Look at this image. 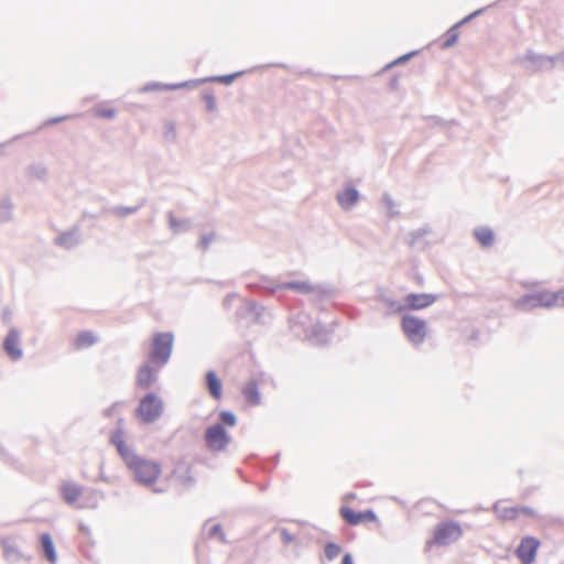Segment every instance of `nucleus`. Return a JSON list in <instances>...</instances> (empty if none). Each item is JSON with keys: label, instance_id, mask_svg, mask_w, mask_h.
Wrapping results in <instances>:
<instances>
[{"label": "nucleus", "instance_id": "1", "mask_svg": "<svg viewBox=\"0 0 564 564\" xmlns=\"http://www.w3.org/2000/svg\"><path fill=\"white\" fill-rule=\"evenodd\" d=\"M123 437V419L119 417L116 429L110 433L109 443L116 447L138 484L144 486L154 484L161 473L160 464L135 454L133 448L127 445Z\"/></svg>", "mask_w": 564, "mask_h": 564}, {"label": "nucleus", "instance_id": "2", "mask_svg": "<svg viewBox=\"0 0 564 564\" xmlns=\"http://www.w3.org/2000/svg\"><path fill=\"white\" fill-rule=\"evenodd\" d=\"M554 306H564V289L556 292L541 290L527 293L513 302V307L522 312H530L538 307L552 308Z\"/></svg>", "mask_w": 564, "mask_h": 564}, {"label": "nucleus", "instance_id": "3", "mask_svg": "<svg viewBox=\"0 0 564 564\" xmlns=\"http://www.w3.org/2000/svg\"><path fill=\"white\" fill-rule=\"evenodd\" d=\"M401 329L406 339L414 346H421L427 336V325L423 318L412 314H404L401 317Z\"/></svg>", "mask_w": 564, "mask_h": 564}, {"label": "nucleus", "instance_id": "4", "mask_svg": "<svg viewBox=\"0 0 564 564\" xmlns=\"http://www.w3.org/2000/svg\"><path fill=\"white\" fill-rule=\"evenodd\" d=\"M174 336L172 333H156L152 339V347L149 358L152 362L164 366L172 354Z\"/></svg>", "mask_w": 564, "mask_h": 564}, {"label": "nucleus", "instance_id": "5", "mask_svg": "<svg viewBox=\"0 0 564 564\" xmlns=\"http://www.w3.org/2000/svg\"><path fill=\"white\" fill-rule=\"evenodd\" d=\"M135 412L143 422L153 423L163 413V401L158 394L149 392L140 399Z\"/></svg>", "mask_w": 564, "mask_h": 564}, {"label": "nucleus", "instance_id": "6", "mask_svg": "<svg viewBox=\"0 0 564 564\" xmlns=\"http://www.w3.org/2000/svg\"><path fill=\"white\" fill-rule=\"evenodd\" d=\"M206 447L213 453L224 452L229 445L231 437L223 424H212L204 433Z\"/></svg>", "mask_w": 564, "mask_h": 564}, {"label": "nucleus", "instance_id": "7", "mask_svg": "<svg viewBox=\"0 0 564 564\" xmlns=\"http://www.w3.org/2000/svg\"><path fill=\"white\" fill-rule=\"evenodd\" d=\"M564 59V54L558 55H543L538 54L532 50H528L525 55L519 57L521 64H530L527 68L532 72L551 70L555 67L557 61Z\"/></svg>", "mask_w": 564, "mask_h": 564}, {"label": "nucleus", "instance_id": "8", "mask_svg": "<svg viewBox=\"0 0 564 564\" xmlns=\"http://www.w3.org/2000/svg\"><path fill=\"white\" fill-rule=\"evenodd\" d=\"M462 535V528L456 521L441 522L434 529V541L438 545H448Z\"/></svg>", "mask_w": 564, "mask_h": 564}, {"label": "nucleus", "instance_id": "9", "mask_svg": "<svg viewBox=\"0 0 564 564\" xmlns=\"http://www.w3.org/2000/svg\"><path fill=\"white\" fill-rule=\"evenodd\" d=\"M437 300L436 294L432 293H409L404 296L403 311H420L432 306Z\"/></svg>", "mask_w": 564, "mask_h": 564}, {"label": "nucleus", "instance_id": "10", "mask_svg": "<svg viewBox=\"0 0 564 564\" xmlns=\"http://www.w3.org/2000/svg\"><path fill=\"white\" fill-rule=\"evenodd\" d=\"M540 541L534 536H524L516 549V555L522 564H532L535 561Z\"/></svg>", "mask_w": 564, "mask_h": 564}, {"label": "nucleus", "instance_id": "11", "mask_svg": "<svg viewBox=\"0 0 564 564\" xmlns=\"http://www.w3.org/2000/svg\"><path fill=\"white\" fill-rule=\"evenodd\" d=\"M2 348L12 361L20 360L23 356V350L20 347V332L12 327L6 335Z\"/></svg>", "mask_w": 564, "mask_h": 564}, {"label": "nucleus", "instance_id": "12", "mask_svg": "<svg viewBox=\"0 0 564 564\" xmlns=\"http://www.w3.org/2000/svg\"><path fill=\"white\" fill-rule=\"evenodd\" d=\"M340 517L350 525H358L364 521H377V514L372 509L355 511L350 507L343 506L339 510Z\"/></svg>", "mask_w": 564, "mask_h": 564}, {"label": "nucleus", "instance_id": "13", "mask_svg": "<svg viewBox=\"0 0 564 564\" xmlns=\"http://www.w3.org/2000/svg\"><path fill=\"white\" fill-rule=\"evenodd\" d=\"M247 289L251 292L278 294L281 292L282 282L267 275H261L256 282H248Z\"/></svg>", "mask_w": 564, "mask_h": 564}, {"label": "nucleus", "instance_id": "14", "mask_svg": "<svg viewBox=\"0 0 564 564\" xmlns=\"http://www.w3.org/2000/svg\"><path fill=\"white\" fill-rule=\"evenodd\" d=\"M1 545L3 557L9 564H15L22 560L29 562L32 558L31 556H26L22 552V550L19 547V545L13 539H3L1 541Z\"/></svg>", "mask_w": 564, "mask_h": 564}, {"label": "nucleus", "instance_id": "15", "mask_svg": "<svg viewBox=\"0 0 564 564\" xmlns=\"http://www.w3.org/2000/svg\"><path fill=\"white\" fill-rule=\"evenodd\" d=\"M82 242L79 226L75 225L69 230L63 231L54 239V243L63 249L70 250Z\"/></svg>", "mask_w": 564, "mask_h": 564}, {"label": "nucleus", "instance_id": "16", "mask_svg": "<svg viewBox=\"0 0 564 564\" xmlns=\"http://www.w3.org/2000/svg\"><path fill=\"white\" fill-rule=\"evenodd\" d=\"M156 371L148 364L141 365L137 372L135 384L138 388L148 390L156 382Z\"/></svg>", "mask_w": 564, "mask_h": 564}, {"label": "nucleus", "instance_id": "17", "mask_svg": "<svg viewBox=\"0 0 564 564\" xmlns=\"http://www.w3.org/2000/svg\"><path fill=\"white\" fill-rule=\"evenodd\" d=\"M359 191L351 184H346L344 189L336 195L337 203L345 209H351L359 200Z\"/></svg>", "mask_w": 564, "mask_h": 564}, {"label": "nucleus", "instance_id": "18", "mask_svg": "<svg viewBox=\"0 0 564 564\" xmlns=\"http://www.w3.org/2000/svg\"><path fill=\"white\" fill-rule=\"evenodd\" d=\"M193 84H194L193 80L182 82V83H176V84H163V83H159V82H151V83L143 85L140 88V93L145 94V93L160 91V90H177V89H182L185 87H192Z\"/></svg>", "mask_w": 564, "mask_h": 564}, {"label": "nucleus", "instance_id": "19", "mask_svg": "<svg viewBox=\"0 0 564 564\" xmlns=\"http://www.w3.org/2000/svg\"><path fill=\"white\" fill-rule=\"evenodd\" d=\"M83 491V487L74 481H64L61 486V495L64 501L72 505L78 500Z\"/></svg>", "mask_w": 564, "mask_h": 564}, {"label": "nucleus", "instance_id": "20", "mask_svg": "<svg viewBox=\"0 0 564 564\" xmlns=\"http://www.w3.org/2000/svg\"><path fill=\"white\" fill-rule=\"evenodd\" d=\"M242 395L249 405L257 406L261 403V393L258 383L254 380H249L242 387Z\"/></svg>", "mask_w": 564, "mask_h": 564}, {"label": "nucleus", "instance_id": "21", "mask_svg": "<svg viewBox=\"0 0 564 564\" xmlns=\"http://www.w3.org/2000/svg\"><path fill=\"white\" fill-rule=\"evenodd\" d=\"M40 543L43 556L46 558V561H48L51 564L56 563L57 553L51 534L47 532L42 533L40 535Z\"/></svg>", "mask_w": 564, "mask_h": 564}, {"label": "nucleus", "instance_id": "22", "mask_svg": "<svg viewBox=\"0 0 564 564\" xmlns=\"http://www.w3.org/2000/svg\"><path fill=\"white\" fill-rule=\"evenodd\" d=\"M205 383L209 394L219 400L223 395V384L214 370H208L205 375Z\"/></svg>", "mask_w": 564, "mask_h": 564}, {"label": "nucleus", "instance_id": "23", "mask_svg": "<svg viewBox=\"0 0 564 564\" xmlns=\"http://www.w3.org/2000/svg\"><path fill=\"white\" fill-rule=\"evenodd\" d=\"M474 236L485 248L491 247L495 242V234L488 226H481L474 229Z\"/></svg>", "mask_w": 564, "mask_h": 564}, {"label": "nucleus", "instance_id": "24", "mask_svg": "<svg viewBox=\"0 0 564 564\" xmlns=\"http://www.w3.org/2000/svg\"><path fill=\"white\" fill-rule=\"evenodd\" d=\"M291 290L295 293L307 295L313 290V284L308 281H286L282 282L281 291Z\"/></svg>", "mask_w": 564, "mask_h": 564}, {"label": "nucleus", "instance_id": "25", "mask_svg": "<svg viewBox=\"0 0 564 564\" xmlns=\"http://www.w3.org/2000/svg\"><path fill=\"white\" fill-rule=\"evenodd\" d=\"M335 290L329 284H313V290L310 293L315 302H322L332 299Z\"/></svg>", "mask_w": 564, "mask_h": 564}, {"label": "nucleus", "instance_id": "26", "mask_svg": "<svg viewBox=\"0 0 564 564\" xmlns=\"http://www.w3.org/2000/svg\"><path fill=\"white\" fill-rule=\"evenodd\" d=\"M245 73H246L245 70H239V72L227 74V75H217V76H210V77H206V78L198 79V80H193L194 84L192 85V87L196 86L199 83H206V82H215V83H221L224 85H231L236 78L240 77Z\"/></svg>", "mask_w": 564, "mask_h": 564}, {"label": "nucleus", "instance_id": "27", "mask_svg": "<svg viewBox=\"0 0 564 564\" xmlns=\"http://www.w3.org/2000/svg\"><path fill=\"white\" fill-rule=\"evenodd\" d=\"M25 173L30 178L45 182L47 180V167L43 163H32L26 166Z\"/></svg>", "mask_w": 564, "mask_h": 564}, {"label": "nucleus", "instance_id": "28", "mask_svg": "<svg viewBox=\"0 0 564 564\" xmlns=\"http://www.w3.org/2000/svg\"><path fill=\"white\" fill-rule=\"evenodd\" d=\"M431 232H432L431 227L429 225H425L416 230L410 231L405 236V241L410 247H414L420 242V240L424 236L430 235Z\"/></svg>", "mask_w": 564, "mask_h": 564}, {"label": "nucleus", "instance_id": "29", "mask_svg": "<svg viewBox=\"0 0 564 564\" xmlns=\"http://www.w3.org/2000/svg\"><path fill=\"white\" fill-rule=\"evenodd\" d=\"M13 202L10 197L0 198V223H8L13 216Z\"/></svg>", "mask_w": 564, "mask_h": 564}, {"label": "nucleus", "instance_id": "30", "mask_svg": "<svg viewBox=\"0 0 564 564\" xmlns=\"http://www.w3.org/2000/svg\"><path fill=\"white\" fill-rule=\"evenodd\" d=\"M141 208V205L132 206V207H126V206H113L111 208L104 207L101 209V214L110 213L117 217H126L132 214H135Z\"/></svg>", "mask_w": 564, "mask_h": 564}, {"label": "nucleus", "instance_id": "31", "mask_svg": "<svg viewBox=\"0 0 564 564\" xmlns=\"http://www.w3.org/2000/svg\"><path fill=\"white\" fill-rule=\"evenodd\" d=\"M96 343V337L91 332H82L77 335L75 345L78 349L90 347Z\"/></svg>", "mask_w": 564, "mask_h": 564}, {"label": "nucleus", "instance_id": "32", "mask_svg": "<svg viewBox=\"0 0 564 564\" xmlns=\"http://www.w3.org/2000/svg\"><path fill=\"white\" fill-rule=\"evenodd\" d=\"M219 422H216L215 424H223V426L226 429V426H235L237 424V415L228 410H223L218 414Z\"/></svg>", "mask_w": 564, "mask_h": 564}, {"label": "nucleus", "instance_id": "33", "mask_svg": "<svg viewBox=\"0 0 564 564\" xmlns=\"http://www.w3.org/2000/svg\"><path fill=\"white\" fill-rule=\"evenodd\" d=\"M379 301L387 305L394 313L403 312L402 303L398 302L386 293H381L379 295Z\"/></svg>", "mask_w": 564, "mask_h": 564}, {"label": "nucleus", "instance_id": "34", "mask_svg": "<svg viewBox=\"0 0 564 564\" xmlns=\"http://www.w3.org/2000/svg\"><path fill=\"white\" fill-rule=\"evenodd\" d=\"M457 30L458 28L455 24L448 29L446 40L441 45L442 48L452 47L457 42L459 35Z\"/></svg>", "mask_w": 564, "mask_h": 564}, {"label": "nucleus", "instance_id": "35", "mask_svg": "<svg viewBox=\"0 0 564 564\" xmlns=\"http://www.w3.org/2000/svg\"><path fill=\"white\" fill-rule=\"evenodd\" d=\"M167 216H169L170 228L172 230H174L175 232L180 231L181 229L182 230H187L188 229V223L189 221L187 219L180 220V219L175 218L171 212L169 213Z\"/></svg>", "mask_w": 564, "mask_h": 564}, {"label": "nucleus", "instance_id": "36", "mask_svg": "<svg viewBox=\"0 0 564 564\" xmlns=\"http://www.w3.org/2000/svg\"><path fill=\"white\" fill-rule=\"evenodd\" d=\"M324 553L327 560L333 561L341 553V546L334 542H327L324 546Z\"/></svg>", "mask_w": 564, "mask_h": 564}, {"label": "nucleus", "instance_id": "37", "mask_svg": "<svg viewBox=\"0 0 564 564\" xmlns=\"http://www.w3.org/2000/svg\"><path fill=\"white\" fill-rule=\"evenodd\" d=\"M204 102H205V106H206V109L207 111L209 112H214L217 108V104H216V99L214 97V94L212 91H205L202 96Z\"/></svg>", "mask_w": 564, "mask_h": 564}, {"label": "nucleus", "instance_id": "38", "mask_svg": "<svg viewBox=\"0 0 564 564\" xmlns=\"http://www.w3.org/2000/svg\"><path fill=\"white\" fill-rule=\"evenodd\" d=\"M176 128L174 122L169 121L165 123V130H164V139L169 142H174L176 140Z\"/></svg>", "mask_w": 564, "mask_h": 564}, {"label": "nucleus", "instance_id": "39", "mask_svg": "<svg viewBox=\"0 0 564 564\" xmlns=\"http://www.w3.org/2000/svg\"><path fill=\"white\" fill-rule=\"evenodd\" d=\"M116 110L113 108H104L97 107L95 108V115L100 118L112 119L116 117Z\"/></svg>", "mask_w": 564, "mask_h": 564}, {"label": "nucleus", "instance_id": "40", "mask_svg": "<svg viewBox=\"0 0 564 564\" xmlns=\"http://www.w3.org/2000/svg\"><path fill=\"white\" fill-rule=\"evenodd\" d=\"M417 54V51H412L410 53L403 54L402 56L395 58L393 62L387 65V68H391L397 65H401L410 61L414 55Z\"/></svg>", "mask_w": 564, "mask_h": 564}, {"label": "nucleus", "instance_id": "41", "mask_svg": "<svg viewBox=\"0 0 564 564\" xmlns=\"http://www.w3.org/2000/svg\"><path fill=\"white\" fill-rule=\"evenodd\" d=\"M208 538H216L218 536L221 542H226L225 534L223 532V528L220 524H214L210 527L207 533Z\"/></svg>", "mask_w": 564, "mask_h": 564}, {"label": "nucleus", "instance_id": "42", "mask_svg": "<svg viewBox=\"0 0 564 564\" xmlns=\"http://www.w3.org/2000/svg\"><path fill=\"white\" fill-rule=\"evenodd\" d=\"M178 480L184 486H192L194 484V478L191 475V468L186 467L184 473L177 475Z\"/></svg>", "mask_w": 564, "mask_h": 564}, {"label": "nucleus", "instance_id": "43", "mask_svg": "<svg viewBox=\"0 0 564 564\" xmlns=\"http://www.w3.org/2000/svg\"><path fill=\"white\" fill-rule=\"evenodd\" d=\"M247 310L248 312L254 314L257 317H259L263 311H264V307L260 304H258L256 301H248L247 302Z\"/></svg>", "mask_w": 564, "mask_h": 564}, {"label": "nucleus", "instance_id": "44", "mask_svg": "<svg viewBox=\"0 0 564 564\" xmlns=\"http://www.w3.org/2000/svg\"><path fill=\"white\" fill-rule=\"evenodd\" d=\"M68 118H70V116H58V117H51L48 119H46L42 126H40L35 132L40 131L43 127H47V126H52V124H56V123H59V122H63L65 120H67Z\"/></svg>", "mask_w": 564, "mask_h": 564}, {"label": "nucleus", "instance_id": "45", "mask_svg": "<svg viewBox=\"0 0 564 564\" xmlns=\"http://www.w3.org/2000/svg\"><path fill=\"white\" fill-rule=\"evenodd\" d=\"M484 11H485V8H480L478 10L471 12L470 14H468L464 19H462L459 22L455 23L456 28L459 29L460 26L469 23L473 19L480 15Z\"/></svg>", "mask_w": 564, "mask_h": 564}, {"label": "nucleus", "instance_id": "46", "mask_svg": "<svg viewBox=\"0 0 564 564\" xmlns=\"http://www.w3.org/2000/svg\"><path fill=\"white\" fill-rule=\"evenodd\" d=\"M283 544L288 545L295 541V535L285 528L278 529Z\"/></svg>", "mask_w": 564, "mask_h": 564}, {"label": "nucleus", "instance_id": "47", "mask_svg": "<svg viewBox=\"0 0 564 564\" xmlns=\"http://www.w3.org/2000/svg\"><path fill=\"white\" fill-rule=\"evenodd\" d=\"M213 239H214L213 232L202 235L200 240L198 242V247L204 251L207 250L209 248V245L212 243Z\"/></svg>", "mask_w": 564, "mask_h": 564}, {"label": "nucleus", "instance_id": "48", "mask_svg": "<svg viewBox=\"0 0 564 564\" xmlns=\"http://www.w3.org/2000/svg\"><path fill=\"white\" fill-rule=\"evenodd\" d=\"M383 202L386 203L390 217H393L398 214V210H394V203L393 199L390 197V195L384 194L383 195Z\"/></svg>", "mask_w": 564, "mask_h": 564}, {"label": "nucleus", "instance_id": "49", "mask_svg": "<svg viewBox=\"0 0 564 564\" xmlns=\"http://www.w3.org/2000/svg\"><path fill=\"white\" fill-rule=\"evenodd\" d=\"M323 328L321 324L312 325L310 332H306V337L314 338L318 336L319 329Z\"/></svg>", "mask_w": 564, "mask_h": 564}, {"label": "nucleus", "instance_id": "50", "mask_svg": "<svg viewBox=\"0 0 564 564\" xmlns=\"http://www.w3.org/2000/svg\"><path fill=\"white\" fill-rule=\"evenodd\" d=\"M117 405H119V402H115L112 405H110L109 408L105 409L102 414L104 416L106 417H111L115 413V410L117 408Z\"/></svg>", "mask_w": 564, "mask_h": 564}, {"label": "nucleus", "instance_id": "51", "mask_svg": "<svg viewBox=\"0 0 564 564\" xmlns=\"http://www.w3.org/2000/svg\"><path fill=\"white\" fill-rule=\"evenodd\" d=\"M341 564H354L352 555L350 553L344 554Z\"/></svg>", "mask_w": 564, "mask_h": 564}, {"label": "nucleus", "instance_id": "52", "mask_svg": "<svg viewBox=\"0 0 564 564\" xmlns=\"http://www.w3.org/2000/svg\"><path fill=\"white\" fill-rule=\"evenodd\" d=\"M234 297H235V294H228V295H226V297H225V299H224V301H223V305H224L225 307H229V306H230V304H231V300H232Z\"/></svg>", "mask_w": 564, "mask_h": 564}, {"label": "nucleus", "instance_id": "53", "mask_svg": "<svg viewBox=\"0 0 564 564\" xmlns=\"http://www.w3.org/2000/svg\"><path fill=\"white\" fill-rule=\"evenodd\" d=\"M78 529H79V531H80L82 533H84V534H86V535L90 534V529H89V527H88L87 524H85V523H79Z\"/></svg>", "mask_w": 564, "mask_h": 564}, {"label": "nucleus", "instance_id": "54", "mask_svg": "<svg viewBox=\"0 0 564 564\" xmlns=\"http://www.w3.org/2000/svg\"><path fill=\"white\" fill-rule=\"evenodd\" d=\"M98 217H99V215H97V214H90V213H88V212H86V210H85V212H83V214H82V218H83V219H85V218H98Z\"/></svg>", "mask_w": 564, "mask_h": 564}, {"label": "nucleus", "instance_id": "55", "mask_svg": "<svg viewBox=\"0 0 564 564\" xmlns=\"http://www.w3.org/2000/svg\"><path fill=\"white\" fill-rule=\"evenodd\" d=\"M427 120L431 121V124L433 126L442 123V120L437 117H429Z\"/></svg>", "mask_w": 564, "mask_h": 564}, {"label": "nucleus", "instance_id": "56", "mask_svg": "<svg viewBox=\"0 0 564 564\" xmlns=\"http://www.w3.org/2000/svg\"><path fill=\"white\" fill-rule=\"evenodd\" d=\"M29 134H31V132L24 133V135H29ZM22 137H23V134L14 135L9 142L17 141V140L21 139Z\"/></svg>", "mask_w": 564, "mask_h": 564}, {"label": "nucleus", "instance_id": "57", "mask_svg": "<svg viewBox=\"0 0 564 564\" xmlns=\"http://www.w3.org/2000/svg\"><path fill=\"white\" fill-rule=\"evenodd\" d=\"M415 280H416V282H417V284H419V285H422V284H423V282H424V279H423V276H421V275H416V276H415Z\"/></svg>", "mask_w": 564, "mask_h": 564}, {"label": "nucleus", "instance_id": "58", "mask_svg": "<svg viewBox=\"0 0 564 564\" xmlns=\"http://www.w3.org/2000/svg\"><path fill=\"white\" fill-rule=\"evenodd\" d=\"M297 318L300 319V322H301L302 324H304V319H307V318H308V316H306V315H304V314H300V315L297 316Z\"/></svg>", "mask_w": 564, "mask_h": 564}, {"label": "nucleus", "instance_id": "59", "mask_svg": "<svg viewBox=\"0 0 564 564\" xmlns=\"http://www.w3.org/2000/svg\"><path fill=\"white\" fill-rule=\"evenodd\" d=\"M523 511L528 514H531L533 512V510L529 507L523 508Z\"/></svg>", "mask_w": 564, "mask_h": 564}, {"label": "nucleus", "instance_id": "60", "mask_svg": "<svg viewBox=\"0 0 564 564\" xmlns=\"http://www.w3.org/2000/svg\"><path fill=\"white\" fill-rule=\"evenodd\" d=\"M278 460H279V454H276V455L273 457V465H274V466L278 464Z\"/></svg>", "mask_w": 564, "mask_h": 564}, {"label": "nucleus", "instance_id": "61", "mask_svg": "<svg viewBox=\"0 0 564 564\" xmlns=\"http://www.w3.org/2000/svg\"><path fill=\"white\" fill-rule=\"evenodd\" d=\"M278 66L282 67V68H286V65L285 64H279Z\"/></svg>", "mask_w": 564, "mask_h": 564}, {"label": "nucleus", "instance_id": "62", "mask_svg": "<svg viewBox=\"0 0 564 564\" xmlns=\"http://www.w3.org/2000/svg\"><path fill=\"white\" fill-rule=\"evenodd\" d=\"M2 153V145L0 144V154Z\"/></svg>", "mask_w": 564, "mask_h": 564}]
</instances>
